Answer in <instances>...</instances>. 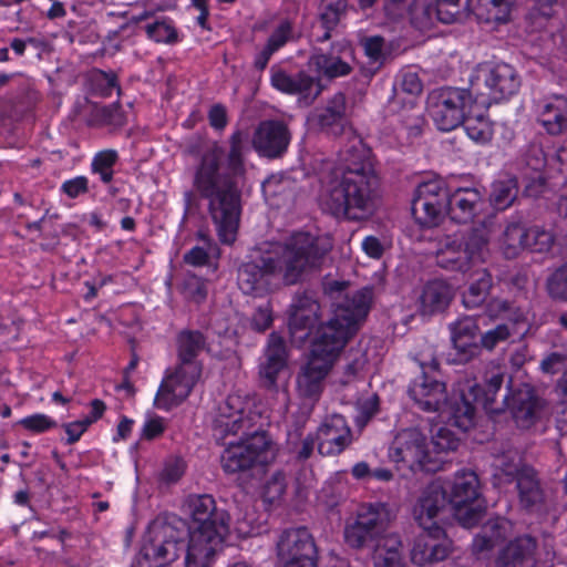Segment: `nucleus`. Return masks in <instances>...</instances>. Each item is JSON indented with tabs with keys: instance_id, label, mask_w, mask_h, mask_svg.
Wrapping results in <instances>:
<instances>
[{
	"instance_id": "1",
	"label": "nucleus",
	"mask_w": 567,
	"mask_h": 567,
	"mask_svg": "<svg viewBox=\"0 0 567 567\" xmlns=\"http://www.w3.org/2000/svg\"><path fill=\"white\" fill-rule=\"evenodd\" d=\"M332 238L309 231H295L271 251L260 254L238 267L237 281L246 295L261 297L279 287L295 286L321 271Z\"/></svg>"
},
{
	"instance_id": "2",
	"label": "nucleus",
	"mask_w": 567,
	"mask_h": 567,
	"mask_svg": "<svg viewBox=\"0 0 567 567\" xmlns=\"http://www.w3.org/2000/svg\"><path fill=\"white\" fill-rule=\"evenodd\" d=\"M320 205L324 213L349 221L369 219L380 198V178L371 150L354 140L341 152L338 164L320 175Z\"/></svg>"
},
{
	"instance_id": "3",
	"label": "nucleus",
	"mask_w": 567,
	"mask_h": 567,
	"mask_svg": "<svg viewBox=\"0 0 567 567\" xmlns=\"http://www.w3.org/2000/svg\"><path fill=\"white\" fill-rule=\"evenodd\" d=\"M247 134L236 131L229 138L226 167L221 166L224 150L217 144L203 154L193 185L200 197L208 199V213L224 244L236 239L240 217V190L237 178L245 174L244 148Z\"/></svg>"
},
{
	"instance_id": "4",
	"label": "nucleus",
	"mask_w": 567,
	"mask_h": 567,
	"mask_svg": "<svg viewBox=\"0 0 567 567\" xmlns=\"http://www.w3.org/2000/svg\"><path fill=\"white\" fill-rule=\"evenodd\" d=\"M233 400L228 398L219 415L214 420V437L225 440L228 435H247L237 443L230 442L220 455V466L227 475L245 474L257 466H265L274 457L271 441L265 432L249 434L250 422L243 410L231 411Z\"/></svg>"
},
{
	"instance_id": "5",
	"label": "nucleus",
	"mask_w": 567,
	"mask_h": 567,
	"mask_svg": "<svg viewBox=\"0 0 567 567\" xmlns=\"http://www.w3.org/2000/svg\"><path fill=\"white\" fill-rule=\"evenodd\" d=\"M206 347L207 339L199 330L183 329L176 334V364L165 372L155 396L156 408L168 411L189 396L202 377L197 357Z\"/></svg>"
},
{
	"instance_id": "6",
	"label": "nucleus",
	"mask_w": 567,
	"mask_h": 567,
	"mask_svg": "<svg viewBox=\"0 0 567 567\" xmlns=\"http://www.w3.org/2000/svg\"><path fill=\"white\" fill-rule=\"evenodd\" d=\"M188 509L193 525L186 567H210L229 534L230 516L208 494L190 496Z\"/></svg>"
},
{
	"instance_id": "7",
	"label": "nucleus",
	"mask_w": 567,
	"mask_h": 567,
	"mask_svg": "<svg viewBox=\"0 0 567 567\" xmlns=\"http://www.w3.org/2000/svg\"><path fill=\"white\" fill-rule=\"evenodd\" d=\"M370 301V291L360 290L352 298L336 303L332 317L318 326L310 353L334 364L348 341L358 331L360 322L367 317Z\"/></svg>"
},
{
	"instance_id": "8",
	"label": "nucleus",
	"mask_w": 567,
	"mask_h": 567,
	"mask_svg": "<svg viewBox=\"0 0 567 567\" xmlns=\"http://www.w3.org/2000/svg\"><path fill=\"white\" fill-rule=\"evenodd\" d=\"M189 534L190 528L186 520L177 516L153 522L144 537L138 565L141 567H164L184 555V567H186Z\"/></svg>"
},
{
	"instance_id": "9",
	"label": "nucleus",
	"mask_w": 567,
	"mask_h": 567,
	"mask_svg": "<svg viewBox=\"0 0 567 567\" xmlns=\"http://www.w3.org/2000/svg\"><path fill=\"white\" fill-rule=\"evenodd\" d=\"M389 513L382 503L360 507L355 517L346 523L344 543L352 549H373L382 542L388 527Z\"/></svg>"
},
{
	"instance_id": "10",
	"label": "nucleus",
	"mask_w": 567,
	"mask_h": 567,
	"mask_svg": "<svg viewBox=\"0 0 567 567\" xmlns=\"http://www.w3.org/2000/svg\"><path fill=\"white\" fill-rule=\"evenodd\" d=\"M472 104L473 96L468 90L451 86L433 90L426 100L429 115L444 132L461 125Z\"/></svg>"
},
{
	"instance_id": "11",
	"label": "nucleus",
	"mask_w": 567,
	"mask_h": 567,
	"mask_svg": "<svg viewBox=\"0 0 567 567\" xmlns=\"http://www.w3.org/2000/svg\"><path fill=\"white\" fill-rule=\"evenodd\" d=\"M392 462L412 472L435 473L441 470L427 450L426 436L416 427L403 429L396 433L390 447Z\"/></svg>"
},
{
	"instance_id": "12",
	"label": "nucleus",
	"mask_w": 567,
	"mask_h": 567,
	"mask_svg": "<svg viewBox=\"0 0 567 567\" xmlns=\"http://www.w3.org/2000/svg\"><path fill=\"white\" fill-rule=\"evenodd\" d=\"M478 486L477 475L472 471H463L455 475L447 493L452 515L465 528L474 527L484 516Z\"/></svg>"
},
{
	"instance_id": "13",
	"label": "nucleus",
	"mask_w": 567,
	"mask_h": 567,
	"mask_svg": "<svg viewBox=\"0 0 567 567\" xmlns=\"http://www.w3.org/2000/svg\"><path fill=\"white\" fill-rule=\"evenodd\" d=\"M450 196L451 189L442 178L420 183L411 206L415 221L426 228L437 226L447 215Z\"/></svg>"
},
{
	"instance_id": "14",
	"label": "nucleus",
	"mask_w": 567,
	"mask_h": 567,
	"mask_svg": "<svg viewBox=\"0 0 567 567\" xmlns=\"http://www.w3.org/2000/svg\"><path fill=\"white\" fill-rule=\"evenodd\" d=\"M276 548L285 567H317V546L307 527L285 529L278 537Z\"/></svg>"
},
{
	"instance_id": "15",
	"label": "nucleus",
	"mask_w": 567,
	"mask_h": 567,
	"mask_svg": "<svg viewBox=\"0 0 567 567\" xmlns=\"http://www.w3.org/2000/svg\"><path fill=\"white\" fill-rule=\"evenodd\" d=\"M452 514L447 492L440 483L429 484L421 493L413 508V516L423 530L444 535L442 524Z\"/></svg>"
},
{
	"instance_id": "16",
	"label": "nucleus",
	"mask_w": 567,
	"mask_h": 567,
	"mask_svg": "<svg viewBox=\"0 0 567 567\" xmlns=\"http://www.w3.org/2000/svg\"><path fill=\"white\" fill-rule=\"evenodd\" d=\"M546 401L537 393L534 386L522 383L508 388L506 411H509L513 420L519 429H529L540 420Z\"/></svg>"
},
{
	"instance_id": "17",
	"label": "nucleus",
	"mask_w": 567,
	"mask_h": 567,
	"mask_svg": "<svg viewBox=\"0 0 567 567\" xmlns=\"http://www.w3.org/2000/svg\"><path fill=\"white\" fill-rule=\"evenodd\" d=\"M321 318L318 293L312 289H299L291 299L288 309V328L292 336L305 340Z\"/></svg>"
},
{
	"instance_id": "18",
	"label": "nucleus",
	"mask_w": 567,
	"mask_h": 567,
	"mask_svg": "<svg viewBox=\"0 0 567 567\" xmlns=\"http://www.w3.org/2000/svg\"><path fill=\"white\" fill-rule=\"evenodd\" d=\"M287 361L288 352L284 338L277 332H271L258 367L259 386L270 392H278V380L287 368Z\"/></svg>"
},
{
	"instance_id": "19",
	"label": "nucleus",
	"mask_w": 567,
	"mask_h": 567,
	"mask_svg": "<svg viewBox=\"0 0 567 567\" xmlns=\"http://www.w3.org/2000/svg\"><path fill=\"white\" fill-rule=\"evenodd\" d=\"M291 134L288 126L277 120H267L258 124L252 136V147L262 157L280 158L287 152Z\"/></svg>"
},
{
	"instance_id": "20",
	"label": "nucleus",
	"mask_w": 567,
	"mask_h": 567,
	"mask_svg": "<svg viewBox=\"0 0 567 567\" xmlns=\"http://www.w3.org/2000/svg\"><path fill=\"white\" fill-rule=\"evenodd\" d=\"M506 374L492 372L486 374L484 383H474L467 389V398H472L476 406H482L489 415H499L506 411L508 388H512V378L508 377L506 392L498 399Z\"/></svg>"
},
{
	"instance_id": "21",
	"label": "nucleus",
	"mask_w": 567,
	"mask_h": 567,
	"mask_svg": "<svg viewBox=\"0 0 567 567\" xmlns=\"http://www.w3.org/2000/svg\"><path fill=\"white\" fill-rule=\"evenodd\" d=\"M506 374L492 372L486 374L484 383H474L467 389V398H472L476 406H482L489 415H499L506 411L508 388H512V378L508 377L506 392L498 399Z\"/></svg>"
},
{
	"instance_id": "22",
	"label": "nucleus",
	"mask_w": 567,
	"mask_h": 567,
	"mask_svg": "<svg viewBox=\"0 0 567 567\" xmlns=\"http://www.w3.org/2000/svg\"><path fill=\"white\" fill-rule=\"evenodd\" d=\"M271 85L280 92L298 95L307 105L311 104L322 92L319 78L305 71L288 74L281 69H271Z\"/></svg>"
},
{
	"instance_id": "23",
	"label": "nucleus",
	"mask_w": 567,
	"mask_h": 567,
	"mask_svg": "<svg viewBox=\"0 0 567 567\" xmlns=\"http://www.w3.org/2000/svg\"><path fill=\"white\" fill-rule=\"evenodd\" d=\"M318 452L322 456H336L341 454L352 444V431L346 419L340 414H333L318 427L316 433Z\"/></svg>"
},
{
	"instance_id": "24",
	"label": "nucleus",
	"mask_w": 567,
	"mask_h": 567,
	"mask_svg": "<svg viewBox=\"0 0 567 567\" xmlns=\"http://www.w3.org/2000/svg\"><path fill=\"white\" fill-rule=\"evenodd\" d=\"M333 363L310 353L297 374V392L305 400L317 402L324 389L326 379Z\"/></svg>"
},
{
	"instance_id": "25",
	"label": "nucleus",
	"mask_w": 567,
	"mask_h": 567,
	"mask_svg": "<svg viewBox=\"0 0 567 567\" xmlns=\"http://www.w3.org/2000/svg\"><path fill=\"white\" fill-rule=\"evenodd\" d=\"M494 226V217L488 216L457 236L471 268L485 262L489 256V240Z\"/></svg>"
},
{
	"instance_id": "26",
	"label": "nucleus",
	"mask_w": 567,
	"mask_h": 567,
	"mask_svg": "<svg viewBox=\"0 0 567 567\" xmlns=\"http://www.w3.org/2000/svg\"><path fill=\"white\" fill-rule=\"evenodd\" d=\"M537 548V538L519 535L497 549L491 567H525L535 560Z\"/></svg>"
},
{
	"instance_id": "27",
	"label": "nucleus",
	"mask_w": 567,
	"mask_h": 567,
	"mask_svg": "<svg viewBox=\"0 0 567 567\" xmlns=\"http://www.w3.org/2000/svg\"><path fill=\"white\" fill-rule=\"evenodd\" d=\"M410 396L425 412H440L446 401L445 384L430 375L422 364V375L409 389Z\"/></svg>"
},
{
	"instance_id": "28",
	"label": "nucleus",
	"mask_w": 567,
	"mask_h": 567,
	"mask_svg": "<svg viewBox=\"0 0 567 567\" xmlns=\"http://www.w3.org/2000/svg\"><path fill=\"white\" fill-rule=\"evenodd\" d=\"M451 551V543L444 535H435L433 530H423L413 544L411 560L423 567L444 560Z\"/></svg>"
},
{
	"instance_id": "29",
	"label": "nucleus",
	"mask_w": 567,
	"mask_h": 567,
	"mask_svg": "<svg viewBox=\"0 0 567 567\" xmlns=\"http://www.w3.org/2000/svg\"><path fill=\"white\" fill-rule=\"evenodd\" d=\"M482 193L474 187H460L451 190L447 216L457 224L473 221L484 209Z\"/></svg>"
},
{
	"instance_id": "30",
	"label": "nucleus",
	"mask_w": 567,
	"mask_h": 567,
	"mask_svg": "<svg viewBox=\"0 0 567 567\" xmlns=\"http://www.w3.org/2000/svg\"><path fill=\"white\" fill-rule=\"evenodd\" d=\"M339 54L333 45L329 52H323L320 49H313L308 65L319 76L329 80L346 76L351 73L352 68L346 61L344 54L349 53L348 49H343Z\"/></svg>"
},
{
	"instance_id": "31",
	"label": "nucleus",
	"mask_w": 567,
	"mask_h": 567,
	"mask_svg": "<svg viewBox=\"0 0 567 567\" xmlns=\"http://www.w3.org/2000/svg\"><path fill=\"white\" fill-rule=\"evenodd\" d=\"M485 83L489 89L491 99L501 102L518 92L520 79L512 65L498 63L489 70Z\"/></svg>"
},
{
	"instance_id": "32",
	"label": "nucleus",
	"mask_w": 567,
	"mask_h": 567,
	"mask_svg": "<svg viewBox=\"0 0 567 567\" xmlns=\"http://www.w3.org/2000/svg\"><path fill=\"white\" fill-rule=\"evenodd\" d=\"M316 120L322 132L333 136L343 134L348 126L346 95L336 93L317 114Z\"/></svg>"
},
{
	"instance_id": "33",
	"label": "nucleus",
	"mask_w": 567,
	"mask_h": 567,
	"mask_svg": "<svg viewBox=\"0 0 567 567\" xmlns=\"http://www.w3.org/2000/svg\"><path fill=\"white\" fill-rule=\"evenodd\" d=\"M476 408L473 399L467 398V391H462L460 395L446 399L440 412L450 425L466 432L475 423Z\"/></svg>"
},
{
	"instance_id": "34",
	"label": "nucleus",
	"mask_w": 567,
	"mask_h": 567,
	"mask_svg": "<svg viewBox=\"0 0 567 567\" xmlns=\"http://www.w3.org/2000/svg\"><path fill=\"white\" fill-rule=\"evenodd\" d=\"M465 3L480 21L504 23L508 21V0H434V4Z\"/></svg>"
},
{
	"instance_id": "35",
	"label": "nucleus",
	"mask_w": 567,
	"mask_h": 567,
	"mask_svg": "<svg viewBox=\"0 0 567 567\" xmlns=\"http://www.w3.org/2000/svg\"><path fill=\"white\" fill-rule=\"evenodd\" d=\"M453 298L452 287L444 280L429 281L420 296V311L422 315L432 316L444 311Z\"/></svg>"
},
{
	"instance_id": "36",
	"label": "nucleus",
	"mask_w": 567,
	"mask_h": 567,
	"mask_svg": "<svg viewBox=\"0 0 567 567\" xmlns=\"http://www.w3.org/2000/svg\"><path fill=\"white\" fill-rule=\"evenodd\" d=\"M519 505L528 512L540 508L545 496L540 487L537 473L534 468L523 470L519 478L516 481Z\"/></svg>"
},
{
	"instance_id": "37",
	"label": "nucleus",
	"mask_w": 567,
	"mask_h": 567,
	"mask_svg": "<svg viewBox=\"0 0 567 567\" xmlns=\"http://www.w3.org/2000/svg\"><path fill=\"white\" fill-rule=\"evenodd\" d=\"M538 122L550 135H558L566 131L567 97L556 95L545 103L539 112Z\"/></svg>"
},
{
	"instance_id": "38",
	"label": "nucleus",
	"mask_w": 567,
	"mask_h": 567,
	"mask_svg": "<svg viewBox=\"0 0 567 567\" xmlns=\"http://www.w3.org/2000/svg\"><path fill=\"white\" fill-rule=\"evenodd\" d=\"M403 544L398 534L385 535L373 548L374 567H404Z\"/></svg>"
},
{
	"instance_id": "39",
	"label": "nucleus",
	"mask_w": 567,
	"mask_h": 567,
	"mask_svg": "<svg viewBox=\"0 0 567 567\" xmlns=\"http://www.w3.org/2000/svg\"><path fill=\"white\" fill-rule=\"evenodd\" d=\"M347 12L348 0H321L318 18L324 32L317 42L328 41L331 38V31L346 18Z\"/></svg>"
},
{
	"instance_id": "40",
	"label": "nucleus",
	"mask_w": 567,
	"mask_h": 567,
	"mask_svg": "<svg viewBox=\"0 0 567 567\" xmlns=\"http://www.w3.org/2000/svg\"><path fill=\"white\" fill-rule=\"evenodd\" d=\"M436 259L437 265L446 270L466 272L471 269L457 236L446 237Z\"/></svg>"
},
{
	"instance_id": "41",
	"label": "nucleus",
	"mask_w": 567,
	"mask_h": 567,
	"mask_svg": "<svg viewBox=\"0 0 567 567\" xmlns=\"http://www.w3.org/2000/svg\"><path fill=\"white\" fill-rule=\"evenodd\" d=\"M527 228L520 220L509 221L502 235L501 247L506 258H516L524 250Z\"/></svg>"
},
{
	"instance_id": "42",
	"label": "nucleus",
	"mask_w": 567,
	"mask_h": 567,
	"mask_svg": "<svg viewBox=\"0 0 567 567\" xmlns=\"http://www.w3.org/2000/svg\"><path fill=\"white\" fill-rule=\"evenodd\" d=\"M492 288V276L485 270L477 272V278L463 292V305L476 309L484 305Z\"/></svg>"
},
{
	"instance_id": "43",
	"label": "nucleus",
	"mask_w": 567,
	"mask_h": 567,
	"mask_svg": "<svg viewBox=\"0 0 567 567\" xmlns=\"http://www.w3.org/2000/svg\"><path fill=\"white\" fill-rule=\"evenodd\" d=\"M517 195L518 184L516 178L499 179L492 184L489 202L495 209L505 210L515 202Z\"/></svg>"
},
{
	"instance_id": "44",
	"label": "nucleus",
	"mask_w": 567,
	"mask_h": 567,
	"mask_svg": "<svg viewBox=\"0 0 567 567\" xmlns=\"http://www.w3.org/2000/svg\"><path fill=\"white\" fill-rule=\"evenodd\" d=\"M408 17L413 28L420 31L430 30L437 21L434 0H413Z\"/></svg>"
},
{
	"instance_id": "45",
	"label": "nucleus",
	"mask_w": 567,
	"mask_h": 567,
	"mask_svg": "<svg viewBox=\"0 0 567 567\" xmlns=\"http://www.w3.org/2000/svg\"><path fill=\"white\" fill-rule=\"evenodd\" d=\"M468 137L476 143L486 144L493 137V124L483 114H473L468 109L464 122H462Z\"/></svg>"
},
{
	"instance_id": "46",
	"label": "nucleus",
	"mask_w": 567,
	"mask_h": 567,
	"mask_svg": "<svg viewBox=\"0 0 567 567\" xmlns=\"http://www.w3.org/2000/svg\"><path fill=\"white\" fill-rule=\"evenodd\" d=\"M485 311L491 319H501L502 322L517 324L523 319V315L512 302L498 298L489 300Z\"/></svg>"
},
{
	"instance_id": "47",
	"label": "nucleus",
	"mask_w": 567,
	"mask_h": 567,
	"mask_svg": "<svg viewBox=\"0 0 567 567\" xmlns=\"http://www.w3.org/2000/svg\"><path fill=\"white\" fill-rule=\"evenodd\" d=\"M525 241L524 250L543 254L551 249L555 237L550 231L533 226L527 228Z\"/></svg>"
},
{
	"instance_id": "48",
	"label": "nucleus",
	"mask_w": 567,
	"mask_h": 567,
	"mask_svg": "<svg viewBox=\"0 0 567 567\" xmlns=\"http://www.w3.org/2000/svg\"><path fill=\"white\" fill-rule=\"evenodd\" d=\"M316 445L318 446L316 434L310 433L301 439V431L298 429L293 433H289L288 446L298 461L308 460L312 455Z\"/></svg>"
},
{
	"instance_id": "49",
	"label": "nucleus",
	"mask_w": 567,
	"mask_h": 567,
	"mask_svg": "<svg viewBox=\"0 0 567 567\" xmlns=\"http://www.w3.org/2000/svg\"><path fill=\"white\" fill-rule=\"evenodd\" d=\"M515 331L516 324L499 322L481 336V347L488 351H493L499 343L507 341Z\"/></svg>"
},
{
	"instance_id": "50",
	"label": "nucleus",
	"mask_w": 567,
	"mask_h": 567,
	"mask_svg": "<svg viewBox=\"0 0 567 567\" xmlns=\"http://www.w3.org/2000/svg\"><path fill=\"white\" fill-rule=\"evenodd\" d=\"M384 38L381 35L368 37L361 40V45L365 55L370 59V63L374 65L369 69L367 75L372 76L383 65L384 54Z\"/></svg>"
},
{
	"instance_id": "51",
	"label": "nucleus",
	"mask_w": 567,
	"mask_h": 567,
	"mask_svg": "<svg viewBox=\"0 0 567 567\" xmlns=\"http://www.w3.org/2000/svg\"><path fill=\"white\" fill-rule=\"evenodd\" d=\"M454 354L451 361L455 364H466L481 354L482 347L476 340L451 339Z\"/></svg>"
},
{
	"instance_id": "52",
	"label": "nucleus",
	"mask_w": 567,
	"mask_h": 567,
	"mask_svg": "<svg viewBox=\"0 0 567 567\" xmlns=\"http://www.w3.org/2000/svg\"><path fill=\"white\" fill-rule=\"evenodd\" d=\"M118 156L114 150L99 152L92 161V171L100 174L103 183L107 184L113 179V166Z\"/></svg>"
},
{
	"instance_id": "53",
	"label": "nucleus",
	"mask_w": 567,
	"mask_h": 567,
	"mask_svg": "<svg viewBox=\"0 0 567 567\" xmlns=\"http://www.w3.org/2000/svg\"><path fill=\"white\" fill-rule=\"evenodd\" d=\"M437 21L444 24L464 21L472 10L465 3L434 4Z\"/></svg>"
},
{
	"instance_id": "54",
	"label": "nucleus",
	"mask_w": 567,
	"mask_h": 567,
	"mask_svg": "<svg viewBox=\"0 0 567 567\" xmlns=\"http://www.w3.org/2000/svg\"><path fill=\"white\" fill-rule=\"evenodd\" d=\"M546 289L553 299L567 301V261L547 278Z\"/></svg>"
},
{
	"instance_id": "55",
	"label": "nucleus",
	"mask_w": 567,
	"mask_h": 567,
	"mask_svg": "<svg viewBox=\"0 0 567 567\" xmlns=\"http://www.w3.org/2000/svg\"><path fill=\"white\" fill-rule=\"evenodd\" d=\"M145 32L150 39L156 42L174 43L177 41V31L166 19L148 23L145 27Z\"/></svg>"
},
{
	"instance_id": "56",
	"label": "nucleus",
	"mask_w": 567,
	"mask_h": 567,
	"mask_svg": "<svg viewBox=\"0 0 567 567\" xmlns=\"http://www.w3.org/2000/svg\"><path fill=\"white\" fill-rule=\"evenodd\" d=\"M451 339L476 340L480 327L476 318L465 316L450 324Z\"/></svg>"
},
{
	"instance_id": "57",
	"label": "nucleus",
	"mask_w": 567,
	"mask_h": 567,
	"mask_svg": "<svg viewBox=\"0 0 567 567\" xmlns=\"http://www.w3.org/2000/svg\"><path fill=\"white\" fill-rule=\"evenodd\" d=\"M287 488V477L282 471L275 472L264 486V497L269 503L279 501Z\"/></svg>"
},
{
	"instance_id": "58",
	"label": "nucleus",
	"mask_w": 567,
	"mask_h": 567,
	"mask_svg": "<svg viewBox=\"0 0 567 567\" xmlns=\"http://www.w3.org/2000/svg\"><path fill=\"white\" fill-rule=\"evenodd\" d=\"M183 293L187 299L200 303L207 297L206 281L196 275H187L183 282Z\"/></svg>"
},
{
	"instance_id": "59",
	"label": "nucleus",
	"mask_w": 567,
	"mask_h": 567,
	"mask_svg": "<svg viewBox=\"0 0 567 567\" xmlns=\"http://www.w3.org/2000/svg\"><path fill=\"white\" fill-rule=\"evenodd\" d=\"M379 412V398L373 395L358 403L354 415V424L362 430Z\"/></svg>"
},
{
	"instance_id": "60",
	"label": "nucleus",
	"mask_w": 567,
	"mask_h": 567,
	"mask_svg": "<svg viewBox=\"0 0 567 567\" xmlns=\"http://www.w3.org/2000/svg\"><path fill=\"white\" fill-rule=\"evenodd\" d=\"M566 363L567 348H561L546 353L539 363V369L545 374L554 375L559 373Z\"/></svg>"
},
{
	"instance_id": "61",
	"label": "nucleus",
	"mask_w": 567,
	"mask_h": 567,
	"mask_svg": "<svg viewBox=\"0 0 567 567\" xmlns=\"http://www.w3.org/2000/svg\"><path fill=\"white\" fill-rule=\"evenodd\" d=\"M434 450L439 453L456 451L460 439L447 427H440L432 436Z\"/></svg>"
},
{
	"instance_id": "62",
	"label": "nucleus",
	"mask_w": 567,
	"mask_h": 567,
	"mask_svg": "<svg viewBox=\"0 0 567 567\" xmlns=\"http://www.w3.org/2000/svg\"><path fill=\"white\" fill-rule=\"evenodd\" d=\"M293 23L290 19H284L268 38L267 45L277 51L292 39Z\"/></svg>"
},
{
	"instance_id": "63",
	"label": "nucleus",
	"mask_w": 567,
	"mask_h": 567,
	"mask_svg": "<svg viewBox=\"0 0 567 567\" xmlns=\"http://www.w3.org/2000/svg\"><path fill=\"white\" fill-rule=\"evenodd\" d=\"M401 126L406 131L409 137H417L422 133L423 117L415 107L405 110L401 115Z\"/></svg>"
},
{
	"instance_id": "64",
	"label": "nucleus",
	"mask_w": 567,
	"mask_h": 567,
	"mask_svg": "<svg viewBox=\"0 0 567 567\" xmlns=\"http://www.w3.org/2000/svg\"><path fill=\"white\" fill-rule=\"evenodd\" d=\"M21 425L35 433L45 432L49 429L56 427L58 423L45 414H33L21 420Z\"/></svg>"
}]
</instances>
